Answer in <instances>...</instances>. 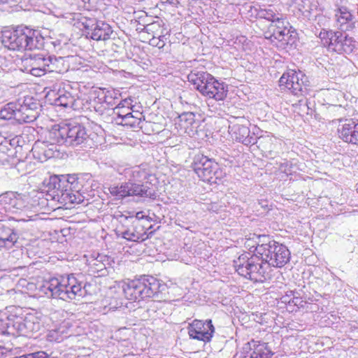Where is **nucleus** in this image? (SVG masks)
Segmentation results:
<instances>
[{
    "instance_id": "obj_53",
    "label": "nucleus",
    "mask_w": 358,
    "mask_h": 358,
    "mask_svg": "<svg viewBox=\"0 0 358 358\" xmlns=\"http://www.w3.org/2000/svg\"><path fill=\"white\" fill-rule=\"evenodd\" d=\"M298 301H299V298H294L293 300H292V303H294L295 305L297 304L298 303Z\"/></svg>"
},
{
    "instance_id": "obj_28",
    "label": "nucleus",
    "mask_w": 358,
    "mask_h": 358,
    "mask_svg": "<svg viewBox=\"0 0 358 358\" xmlns=\"http://www.w3.org/2000/svg\"><path fill=\"white\" fill-rule=\"evenodd\" d=\"M254 145L257 144L258 148L262 151L272 155V152L275 149L276 139L268 135L262 136L260 137H256L255 136Z\"/></svg>"
},
{
    "instance_id": "obj_26",
    "label": "nucleus",
    "mask_w": 358,
    "mask_h": 358,
    "mask_svg": "<svg viewBox=\"0 0 358 358\" xmlns=\"http://www.w3.org/2000/svg\"><path fill=\"white\" fill-rule=\"evenodd\" d=\"M80 100L76 99L71 93L66 91H59L58 96L55 99L57 106L64 108H70L73 110H78L80 108Z\"/></svg>"
},
{
    "instance_id": "obj_33",
    "label": "nucleus",
    "mask_w": 358,
    "mask_h": 358,
    "mask_svg": "<svg viewBox=\"0 0 358 358\" xmlns=\"http://www.w3.org/2000/svg\"><path fill=\"white\" fill-rule=\"evenodd\" d=\"M69 185L66 184L64 185V189L61 190L63 192L62 194H59L61 200L63 201H69L71 203H79L82 201V199L80 198V196H76L75 194L72 193V189H71V182L68 180Z\"/></svg>"
},
{
    "instance_id": "obj_52",
    "label": "nucleus",
    "mask_w": 358,
    "mask_h": 358,
    "mask_svg": "<svg viewBox=\"0 0 358 358\" xmlns=\"http://www.w3.org/2000/svg\"><path fill=\"white\" fill-rule=\"evenodd\" d=\"M98 99H99V100H103V99H104V100H103V101H104L105 103H106L108 105L110 103V102H108V101H107V100H106L107 96H106V95H104V96H103V98H100V97H99Z\"/></svg>"
},
{
    "instance_id": "obj_2",
    "label": "nucleus",
    "mask_w": 358,
    "mask_h": 358,
    "mask_svg": "<svg viewBox=\"0 0 358 358\" xmlns=\"http://www.w3.org/2000/svg\"><path fill=\"white\" fill-rule=\"evenodd\" d=\"M228 259V262L225 264V270L231 272L232 268L238 275L254 282H263L268 275L270 267L259 255H251L250 253L244 252L236 259Z\"/></svg>"
},
{
    "instance_id": "obj_34",
    "label": "nucleus",
    "mask_w": 358,
    "mask_h": 358,
    "mask_svg": "<svg viewBox=\"0 0 358 358\" xmlns=\"http://www.w3.org/2000/svg\"><path fill=\"white\" fill-rule=\"evenodd\" d=\"M342 31H333V34L331 36V43L327 45V48L330 51L336 52L339 54H342L343 50L342 43Z\"/></svg>"
},
{
    "instance_id": "obj_21",
    "label": "nucleus",
    "mask_w": 358,
    "mask_h": 358,
    "mask_svg": "<svg viewBox=\"0 0 358 358\" xmlns=\"http://www.w3.org/2000/svg\"><path fill=\"white\" fill-rule=\"evenodd\" d=\"M177 123L181 133L193 136L197 132L198 122L195 120V115L193 113H184L178 117Z\"/></svg>"
},
{
    "instance_id": "obj_51",
    "label": "nucleus",
    "mask_w": 358,
    "mask_h": 358,
    "mask_svg": "<svg viewBox=\"0 0 358 358\" xmlns=\"http://www.w3.org/2000/svg\"><path fill=\"white\" fill-rule=\"evenodd\" d=\"M157 42V38H155V37H153L151 40H150V44H152V45H155L156 43Z\"/></svg>"
},
{
    "instance_id": "obj_3",
    "label": "nucleus",
    "mask_w": 358,
    "mask_h": 358,
    "mask_svg": "<svg viewBox=\"0 0 358 358\" xmlns=\"http://www.w3.org/2000/svg\"><path fill=\"white\" fill-rule=\"evenodd\" d=\"M86 286L71 274L62 281L55 278H51L44 283L43 289L48 296L64 301L79 300L86 295Z\"/></svg>"
},
{
    "instance_id": "obj_50",
    "label": "nucleus",
    "mask_w": 358,
    "mask_h": 358,
    "mask_svg": "<svg viewBox=\"0 0 358 358\" xmlns=\"http://www.w3.org/2000/svg\"><path fill=\"white\" fill-rule=\"evenodd\" d=\"M44 155H45V157H48V158H50V157H52V153L50 152V150H48V151H47V150H45V151H44Z\"/></svg>"
},
{
    "instance_id": "obj_8",
    "label": "nucleus",
    "mask_w": 358,
    "mask_h": 358,
    "mask_svg": "<svg viewBox=\"0 0 358 358\" xmlns=\"http://www.w3.org/2000/svg\"><path fill=\"white\" fill-rule=\"evenodd\" d=\"M187 78L203 95L208 96L215 101H224V84L215 80L210 73L194 69L189 73Z\"/></svg>"
},
{
    "instance_id": "obj_22",
    "label": "nucleus",
    "mask_w": 358,
    "mask_h": 358,
    "mask_svg": "<svg viewBox=\"0 0 358 358\" xmlns=\"http://www.w3.org/2000/svg\"><path fill=\"white\" fill-rule=\"evenodd\" d=\"M339 137L345 142L358 145V123L348 120L338 129Z\"/></svg>"
},
{
    "instance_id": "obj_46",
    "label": "nucleus",
    "mask_w": 358,
    "mask_h": 358,
    "mask_svg": "<svg viewBox=\"0 0 358 358\" xmlns=\"http://www.w3.org/2000/svg\"><path fill=\"white\" fill-rule=\"evenodd\" d=\"M62 178H65L66 180L72 182V183L78 181V178L75 176H61Z\"/></svg>"
},
{
    "instance_id": "obj_27",
    "label": "nucleus",
    "mask_w": 358,
    "mask_h": 358,
    "mask_svg": "<svg viewBox=\"0 0 358 358\" xmlns=\"http://www.w3.org/2000/svg\"><path fill=\"white\" fill-rule=\"evenodd\" d=\"M46 73L55 72L62 73L69 68L64 57L49 55L46 57Z\"/></svg>"
},
{
    "instance_id": "obj_18",
    "label": "nucleus",
    "mask_w": 358,
    "mask_h": 358,
    "mask_svg": "<svg viewBox=\"0 0 358 358\" xmlns=\"http://www.w3.org/2000/svg\"><path fill=\"white\" fill-rule=\"evenodd\" d=\"M336 27L341 31H348L355 27V16L346 6H340L334 10Z\"/></svg>"
},
{
    "instance_id": "obj_13",
    "label": "nucleus",
    "mask_w": 358,
    "mask_h": 358,
    "mask_svg": "<svg viewBox=\"0 0 358 358\" xmlns=\"http://www.w3.org/2000/svg\"><path fill=\"white\" fill-rule=\"evenodd\" d=\"M280 87H285L293 94L303 95L308 91L309 81L302 72L289 70L279 80Z\"/></svg>"
},
{
    "instance_id": "obj_54",
    "label": "nucleus",
    "mask_w": 358,
    "mask_h": 358,
    "mask_svg": "<svg viewBox=\"0 0 358 358\" xmlns=\"http://www.w3.org/2000/svg\"><path fill=\"white\" fill-rule=\"evenodd\" d=\"M231 289H233V292L236 293V290H238V288L236 286L231 287Z\"/></svg>"
},
{
    "instance_id": "obj_4",
    "label": "nucleus",
    "mask_w": 358,
    "mask_h": 358,
    "mask_svg": "<svg viewBox=\"0 0 358 358\" xmlns=\"http://www.w3.org/2000/svg\"><path fill=\"white\" fill-rule=\"evenodd\" d=\"M42 327L40 319L34 314L24 317L0 313V334L30 337Z\"/></svg>"
},
{
    "instance_id": "obj_20",
    "label": "nucleus",
    "mask_w": 358,
    "mask_h": 358,
    "mask_svg": "<svg viewBox=\"0 0 358 358\" xmlns=\"http://www.w3.org/2000/svg\"><path fill=\"white\" fill-rule=\"evenodd\" d=\"M117 234L129 241L134 242L143 241L149 237L145 231H143L142 226L136 219L132 221L129 227L118 230Z\"/></svg>"
},
{
    "instance_id": "obj_49",
    "label": "nucleus",
    "mask_w": 358,
    "mask_h": 358,
    "mask_svg": "<svg viewBox=\"0 0 358 358\" xmlns=\"http://www.w3.org/2000/svg\"><path fill=\"white\" fill-rule=\"evenodd\" d=\"M94 110H95L96 111H97V112L102 113V111H103V109H102L103 106H98V107H96V106H94Z\"/></svg>"
},
{
    "instance_id": "obj_14",
    "label": "nucleus",
    "mask_w": 358,
    "mask_h": 358,
    "mask_svg": "<svg viewBox=\"0 0 358 358\" xmlns=\"http://www.w3.org/2000/svg\"><path fill=\"white\" fill-rule=\"evenodd\" d=\"M192 167L197 176L203 181L213 182V175L218 173L217 164L202 154L195 155Z\"/></svg>"
},
{
    "instance_id": "obj_7",
    "label": "nucleus",
    "mask_w": 358,
    "mask_h": 358,
    "mask_svg": "<svg viewBox=\"0 0 358 358\" xmlns=\"http://www.w3.org/2000/svg\"><path fill=\"white\" fill-rule=\"evenodd\" d=\"M161 284L152 276H143L124 285L125 297L130 301H141L146 298L158 299Z\"/></svg>"
},
{
    "instance_id": "obj_6",
    "label": "nucleus",
    "mask_w": 358,
    "mask_h": 358,
    "mask_svg": "<svg viewBox=\"0 0 358 358\" xmlns=\"http://www.w3.org/2000/svg\"><path fill=\"white\" fill-rule=\"evenodd\" d=\"M39 107V103L32 97H25L22 101L6 103L0 110V118L13 120L19 124L33 122L38 116Z\"/></svg>"
},
{
    "instance_id": "obj_35",
    "label": "nucleus",
    "mask_w": 358,
    "mask_h": 358,
    "mask_svg": "<svg viewBox=\"0 0 358 358\" xmlns=\"http://www.w3.org/2000/svg\"><path fill=\"white\" fill-rule=\"evenodd\" d=\"M280 14L279 12L273 6H269L267 8H259L257 10V15L262 19H265L271 22L277 17Z\"/></svg>"
},
{
    "instance_id": "obj_16",
    "label": "nucleus",
    "mask_w": 358,
    "mask_h": 358,
    "mask_svg": "<svg viewBox=\"0 0 358 358\" xmlns=\"http://www.w3.org/2000/svg\"><path fill=\"white\" fill-rule=\"evenodd\" d=\"M273 352L266 343L252 339L245 343L241 351V358H271Z\"/></svg>"
},
{
    "instance_id": "obj_58",
    "label": "nucleus",
    "mask_w": 358,
    "mask_h": 358,
    "mask_svg": "<svg viewBox=\"0 0 358 358\" xmlns=\"http://www.w3.org/2000/svg\"><path fill=\"white\" fill-rule=\"evenodd\" d=\"M357 193H358V187H357Z\"/></svg>"
},
{
    "instance_id": "obj_9",
    "label": "nucleus",
    "mask_w": 358,
    "mask_h": 358,
    "mask_svg": "<svg viewBox=\"0 0 358 358\" xmlns=\"http://www.w3.org/2000/svg\"><path fill=\"white\" fill-rule=\"evenodd\" d=\"M108 192L116 200H123L127 197L138 196L155 199L156 193L149 185L134 182L132 180L110 185Z\"/></svg>"
},
{
    "instance_id": "obj_40",
    "label": "nucleus",
    "mask_w": 358,
    "mask_h": 358,
    "mask_svg": "<svg viewBox=\"0 0 358 358\" xmlns=\"http://www.w3.org/2000/svg\"><path fill=\"white\" fill-rule=\"evenodd\" d=\"M333 34V31L322 30L320 31L319 37L321 40L322 45L327 47L331 43V36Z\"/></svg>"
},
{
    "instance_id": "obj_24",
    "label": "nucleus",
    "mask_w": 358,
    "mask_h": 358,
    "mask_svg": "<svg viewBox=\"0 0 358 358\" xmlns=\"http://www.w3.org/2000/svg\"><path fill=\"white\" fill-rule=\"evenodd\" d=\"M268 235H257L255 234H250V236L245 238L244 245L246 248H248L250 252H253L254 255H259L262 254V252L259 251V248L264 247L268 242Z\"/></svg>"
},
{
    "instance_id": "obj_1",
    "label": "nucleus",
    "mask_w": 358,
    "mask_h": 358,
    "mask_svg": "<svg viewBox=\"0 0 358 358\" xmlns=\"http://www.w3.org/2000/svg\"><path fill=\"white\" fill-rule=\"evenodd\" d=\"M50 145H64L73 148H91L93 145L91 134L85 126L78 123L55 125L46 135Z\"/></svg>"
},
{
    "instance_id": "obj_15",
    "label": "nucleus",
    "mask_w": 358,
    "mask_h": 358,
    "mask_svg": "<svg viewBox=\"0 0 358 358\" xmlns=\"http://www.w3.org/2000/svg\"><path fill=\"white\" fill-rule=\"evenodd\" d=\"M214 331L215 328L210 320H207L205 322L194 320L188 327L189 337L203 342L210 341Z\"/></svg>"
},
{
    "instance_id": "obj_29",
    "label": "nucleus",
    "mask_w": 358,
    "mask_h": 358,
    "mask_svg": "<svg viewBox=\"0 0 358 358\" xmlns=\"http://www.w3.org/2000/svg\"><path fill=\"white\" fill-rule=\"evenodd\" d=\"M237 231V229H235ZM229 236L231 238H228L225 234V251H227V259L235 257L237 255L241 252V249L237 247L236 244H239V238H237L236 232L231 234V231H229Z\"/></svg>"
},
{
    "instance_id": "obj_12",
    "label": "nucleus",
    "mask_w": 358,
    "mask_h": 358,
    "mask_svg": "<svg viewBox=\"0 0 358 358\" xmlns=\"http://www.w3.org/2000/svg\"><path fill=\"white\" fill-rule=\"evenodd\" d=\"M227 121L229 135L233 141L241 142L245 145H254L255 134L250 133L248 120L244 117L231 116Z\"/></svg>"
},
{
    "instance_id": "obj_19",
    "label": "nucleus",
    "mask_w": 358,
    "mask_h": 358,
    "mask_svg": "<svg viewBox=\"0 0 358 358\" xmlns=\"http://www.w3.org/2000/svg\"><path fill=\"white\" fill-rule=\"evenodd\" d=\"M19 238L17 230L10 228L0 220V250H10L14 247H19Z\"/></svg>"
},
{
    "instance_id": "obj_11",
    "label": "nucleus",
    "mask_w": 358,
    "mask_h": 358,
    "mask_svg": "<svg viewBox=\"0 0 358 358\" xmlns=\"http://www.w3.org/2000/svg\"><path fill=\"white\" fill-rule=\"evenodd\" d=\"M266 245L259 248V251L262 252L260 257L264 259L268 266L281 268L289 262L290 252L283 244L274 241L272 237L268 236Z\"/></svg>"
},
{
    "instance_id": "obj_55",
    "label": "nucleus",
    "mask_w": 358,
    "mask_h": 358,
    "mask_svg": "<svg viewBox=\"0 0 358 358\" xmlns=\"http://www.w3.org/2000/svg\"><path fill=\"white\" fill-rule=\"evenodd\" d=\"M8 1V0H0V5L5 4Z\"/></svg>"
},
{
    "instance_id": "obj_5",
    "label": "nucleus",
    "mask_w": 358,
    "mask_h": 358,
    "mask_svg": "<svg viewBox=\"0 0 358 358\" xmlns=\"http://www.w3.org/2000/svg\"><path fill=\"white\" fill-rule=\"evenodd\" d=\"M43 38L34 29L18 26L12 31H6L3 43L10 50H32L43 47Z\"/></svg>"
},
{
    "instance_id": "obj_56",
    "label": "nucleus",
    "mask_w": 358,
    "mask_h": 358,
    "mask_svg": "<svg viewBox=\"0 0 358 358\" xmlns=\"http://www.w3.org/2000/svg\"><path fill=\"white\" fill-rule=\"evenodd\" d=\"M236 343V341H231V344Z\"/></svg>"
},
{
    "instance_id": "obj_43",
    "label": "nucleus",
    "mask_w": 358,
    "mask_h": 358,
    "mask_svg": "<svg viewBox=\"0 0 358 358\" xmlns=\"http://www.w3.org/2000/svg\"><path fill=\"white\" fill-rule=\"evenodd\" d=\"M218 173L217 174V177L214 175H213V182L217 184H222L223 183V179L222 177V171H218Z\"/></svg>"
},
{
    "instance_id": "obj_48",
    "label": "nucleus",
    "mask_w": 358,
    "mask_h": 358,
    "mask_svg": "<svg viewBox=\"0 0 358 358\" xmlns=\"http://www.w3.org/2000/svg\"><path fill=\"white\" fill-rule=\"evenodd\" d=\"M126 104H129V103H128L127 99L122 101L117 106L127 107Z\"/></svg>"
},
{
    "instance_id": "obj_39",
    "label": "nucleus",
    "mask_w": 358,
    "mask_h": 358,
    "mask_svg": "<svg viewBox=\"0 0 358 358\" xmlns=\"http://www.w3.org/2000/svg\"><path fill=\"white\" fill-rule=\"evenodd\" d=\"M341 43L343 48L342 53H348L352 51L353 45L352 44V40L351 38H348L347 36H343L342 34Z\"/></svg>"
},
{
    "instance_id": "obj_42",
    "label": "nucleus",
    "mask_w": 358,
    "mask_h": 358,
    "mask_svg": "<svg viewBox=\"0 0 358 358\" xmlns=\"http://www.w3.org/2000/svg\"><path fill=\"white\" fill-rule=\"evenodd\" d=\"M237 300L241 301V299L238 296H234L231 299H230L229 302L231 303V304L229 306V307H227V311L231 313V311L234 310V303L236 304Z\"/></svg>"
},
{
    "instance_id": "obj_25",
    "label": "nucleus",
    "mask_w": 358,
    "mask_h": 358,
    "mask_svg": "<svg viewBox=\"0 0 358 358\" xmlns=\"http://www.w3.org/2000/svg\"><path fill=\"white\" fill-rule=\"evenodd\" d=\"M227 44V48L225 49V52L228 51L230 54L234 55V58L236 59L239 54H235L234 50L237 52L245 50V43L247 42V38L244 36L238 35L237 32L231 34L229 38L226 39Z\"/></svg>"
},
{
    "instance_id": "obj_38",
    "label": "nucleus",
    "mask_w": 358,
    "mask_h": 358,
    "mask_svg": "<svg viewBox=\"0 0 358 358\" xmlns=\"http://www.w3.org/2000/svg\"><path fill=\"white\" fill-rule=\"evenodd\" d=\"M99 20L96 18L83 17L82 20V24L85 29V34L87 32H92L94 27H95Z\"/></svg>"
},
{
    "instance_id": "obj_41",
    "label": "nucleus",
    "mask_w": 358,
    "mask_h": 358,
    "mask_svg": "<svg viewBox=\"0 0 358 358\" xmlns=\"http://www.w3.org/2000/svg\"><path fill=\"white\" fill-rule=\"evenodd\" d=\"M130 110H131V109L129 108V106H127V107L116 106L113 109V113L116 115L115 117H118V113L125 114L127 112H131Z\"/></svg>"
},
{
    "instance_id": "obj_10",
    "label": "nucleus",
    "mask_w": 358,
    "mask_h": 358,
    "mask_svg": "<svg viewBox=\"0 0 358 358\" xmlns=\"http://www.w3.org/2000/svg\"><path fill=\"white\" fill-rule=\"evenodd\" d=\"M289 23L282 13H280L268 27V31L265 33V38L269 39L278 48L285 49L294 42V31H291Z\"/></svg>"
},
{
    "instance_id": "obj_36",
    "label": "nucleus",
    "mask_w": 358,
    "mask_h": 358,
    "mask_svg": "<svg viewBox=\"0 0 358 358\" xmlns=\"http://www.w3.org/2000/svg\"><path fill=\"white\" fill-rule=\"evenodd\" d=\"M50 184L58 185L57 187V194H54L53 198H57L58 200H60L61 198L59 194H62L63 193L61 190L64 189V184L69 185L68 180H66L65 178H62L61 176H53L50 178Z\"/></svg>"
},
{
    "instance_id": "obj_30",
    "label": "nucleus",
    "mask_w": 358,
    "mask_h": 358,
    "mask_svg": "<svg viewBox=\"0 0 358 358\" xmlns=\"http://www.w3.org/2000/svg\"><path fill=\"white\" fill-rule=\"evenodd\" d=\"M113 120L117 124L132 128L139 127L141 122V117L134 116L132 112H127L125 114L118 113V117H113Z\"/></svg>"
},
{
    "instance_id": "obj_17",
    "label": "nucleus",
    "mask_w": 358,
    "mask_h": 358,
    "mask_svg": "<svg viewBox=\"0 0 358 358\" xmlns=\"http://www.w3.org/2000/svg\"><path fill=\"white\" fill-rule=\"evenodd\" d=\"M46 57L42 54L31 55L22 60V71L40 77L46 73Z\"/></svg>"
},
{
    "instance_id": "obj_37",
    "label": "nucleus",
    "mask_w": 358,
    "mask_h": 358,
    "mask_svg": "<svg viewBox=\"0 0 358 358\" xmlns=\"http://www.w3.org/2000/svg\"><path fill=\"white\" fill-rule=\"evenodd\" d=\"M20 138L15 136L11 139L5 138L0 143V152L6 153L12 148L19 146Z\"/></svg>"
},
{
    "instance_id": "obj_32",
    "label": "nucleus",
    "mask_w": 358,
    "mask_h": 358,
    "mask_svg": "<svg viewBox=\"0 0 358 358\" xmlns=\"http://www.w3.org/2000/svg\"><path fill=\"white\" fill-rule=\"evenodd\" d=\"M0 203L20 209L22 206L21 194L15 192H7L0 195Z\"/></svg>"
},
{
    "instance_id": "obj_57",
    "label": "nucleus",
    "mask_w": 358,
    "mask_h": 358,
    "mask_svg": "<svg viewBox=\"0 0 358 358\" xmlns=\"http://www.w3.org/2000/svg\"><path fill=\"white\" fill-rule=\"evenodd\" d=\"M37 148V145H36V144H35V145H34V148Z\"/></svg>"
},
{
    "instance_id": "obj_23",
    "label": "nucleus",
    "mask_w": 358,
    "mask_h": 358,
    "mask_svg": "<svg viewBox=\"0 0 358 358\" xmlns=\"http://www.w3.org/2000/svg\"><path fill=\"white\" fill-rule=\"evenodd\" d=\"M113 34L111 26L104 21L99 20L94 27L92 32H87V37L94 41H107L112 38Z\"/></svg>"
},
{
    "instance_id": "obj_45",
    "label": "nucleus",
    "mask_w": 358,
    "mask_h": 358,
    "mask_svg": "<svg viewBox=\"0 0 358 358\" xmlns=\"http://www.w3.org/2000/svg\"><path fill=\"white\" fill-rule=\"evenodd\" d=\"M164 37V36H159L157 38V42L156 43L155 46L158 47L159 48H164V46L165 45V43H164V41L162 39Z\"/></svg>"
},
{
    "instance_id": "obj_31",
    "label": "nucleus",
    "mask_w": 358,
    "mask_h": 358,
    "mask_svg": "<svg viewBox=\"0 0 358 358\" xmlns=\"http://www.w3.org/2000/svg\"><path fill=\"white\" fill-rule=\"evenodd\" d=\"M123 173L125 175V176L129 177L128 180H132L134 182H138L140 184H144L142 181L145 180L148 175L145 170L141 169L139 166L124 169V172L121 173V174ZM145 184H146V182ZM147 184L148 185V182ZM149 186L150 187V184Z\"/></svg>"
},
{
    "instance_id": "obj_44",
    "label": "nucleus",
    "mask_w": 358,
    "mask_h": 358,
    "mask_svg": "<svg viewBox=\"0 0 358 358\" xmlns=\"http://www.w3.org/2000/svg\"><path fill=\"white\" fill-rule=\"evenodd\" d=\"M71 189H72V193L73 194H75V193H78L79 191H80V187H79V183H78V181L76 182H73V183H71Z\"/></svg>"
},
{
    "instance_id": "obj_47",
    "label": "nucleus",
    "mask_w": 358,
    "mask_h": 358,
    "mask_svg": "<svg viewBox=\"0 0 358 358\" xmlns=\"http://www.w3.org/2000/svg\"><path fill=\"white\" fill-rule=\"evenodd\" d=\"M58 187L57 185H50L49 183V190H52L53 191V195L55 194H57V187Z\"/></svg>"
}]
</instances>
